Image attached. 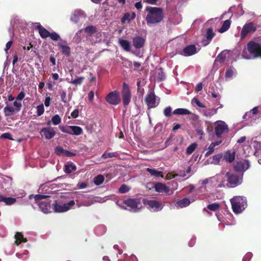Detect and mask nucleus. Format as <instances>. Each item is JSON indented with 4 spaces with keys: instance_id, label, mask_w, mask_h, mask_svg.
Listing matches in <instances>:
<instances>
[{
    "instance_id": "1",
    "label": "nucleus",
    "mask_w": 261,
    "mask_h": 261,
    "mask_svg": "<svg viewBox=\"0 0 261 261\" xmlns=\"http://www.w3.org/2000/svg\"><path fill=\"white\" fill-rule=\"evenodd\" d=\"M145 11L147 12L146 21L148 25L160 23L164 18V11L162 8L147 7Z\"/></svg>"
},
{
    "instance_id": "2",
    "label": "nucleus",
    "mask_w": 261,
    "mask_h": 261,
    "mask_svg": "<svg viewBox=\"0 0 261 261\" xmlns=\"http://www.w3.org/2000/svg\"><path fill=\"white\" fill-rule=\"evenodd\" d=\"M230 201L232 211L236 214L242 213L247 205L246 198L243 196H234Z\"/></svg>"
},
{
    "instance_id": "3",
    "label": "nucleus",
    "mask_w": 261,
    "mask_h": 261,
    "mask_svg": "<svg viewBox=\"0 0 261 261\" xmlns=\"http://www.w3.org/2000/svg\"><path fill=\"white\" fill-rule=\"evenodd\" d=\"M227 178V186L229 188H234L242 183L243 176L239 175L232 172H227L225 174Z\"/></svg>"
},
{
    "instance_id": "4",
    "label": "nucleus",
    "mask_w": 261,
    "mask_h": 261,
    "mask_svg": "<svg viewBox=\"0 0 261 261\" xmlns=\"http://www.w3.org/2000/svg\"><path fill=\"white\" fill-rule=\"evenodd\" d=\"M247 49L254 58H261V44L254 41L247 44Z\"/></svg>"
},
{
    "instance_id": "5",
    "label": "nucleus",
    "mask_w": 261,
    "mask_h": 261,
    "mask_svg": "<svg viewBox=\"0 0 261 261\" xmlns=\"http://www.w3.org/2000/svg\"><path fill=\"white\" fill-rule=\"evenodd\" d=\"M250 167V164L249 160L242 159L236 162L233 165V168L235 171L241 173V175L243 176L244 172L248 169Z\"/></svg>"
},
{
    "instance_id": "6",
    "label": "nucleus",
    "mask_w": 261,
    "mask_h": 261,
    "mask_svg": "<svg viewBox=\"0 0 261 261\" xmlns=\"http://www.w3.org/2000/svg\"><path fill=\"white\" fill-rule=\"evenodd\" d=\"M121 95L124 107L127 106L130 102L132 93L129 87L125 82L122 85Z\"/></svg>"
},
{
    "instance_id": "7",
    "label": "nucleus",
    "mask_w": 261,
    "mask_h": 261,
    "mask_svg": "<svg viewBox=\"0 0 261 261\" xmlns=\"http://www.w3.org/2000/svg\"><path fill=\"white\" fill-rule=\"evenodd\" d=\"M156 96L152 91H150L145 98V101L148 109L156 107L160 102V98L157 100Z\"/></svg>"
},
{
    "instance_id": "8",
    "label": "nucleus",
    "mask_w": 261,
    "mask_h": 261,
    "mask_svg": "<svg viewBox=\"0 0 261 261\" xmlns=\"http://www.w3.org/2000/svg\"><path fill=\"white\" fill-rule=\"evenodd\" d=\"M106 101L111 105L116 106L121 102L119 92L115 90L109 93L106 97Z\"/></svg>"
},
{
    "instance_id": "9",
    "label": "nucleus",
    "mask_w": 261,
    "mask_h": 261,
    "mask_svg": "<svg viewBox=\"0 0 261 261\" xmlns=\"http://www.w3.org/2000/svg\"><path fill=\"white\" fill-rule=\"evenodd\" d=\"M257 30V27L253 22H249L245 23L241 32V39H244L248 34H253Z\"/></svg>"
},
{
    "instance_id": "10",
    "label": "nucleus",
    "mask_w": 261,
    "mask_h": 261,
    "mask_svg": "<svg viewBox=\"0 0 261 261\" xmlns=\"http://www.w3.org/2000/svg\"><path fill=\"white\" fill-rule=\"evenodd\" d=\"M123 203L130 207L134 211L140 210L142 207L141 202V198H127L123 201Z\"/></svg>"
},
{
    "instance_id": "11",
    "label": "nucleus",
    "mask_w": 261,
    "mask_h": 261,
    "mask_svg": "<svg viewBox=\"0 0 261 261\" xmlns=\"http://www.w3.org/2000/svg\"><path fill=\"white\" fill-rule=\"evenodd\" d=\"M229 128L226 123L222 121H219L215 127V134L218 138H221L222 135L225 133H228Z\"/></svg>"
},
{
    "instance_id": "12",
    "label": "nucleus",
    "mask_w": 261,
    "mask_h": 261,
    "mask_svg": "<svg viewBox=\"0 0 261 261\" xmlns=\"http://www.w3.org/2000/svg\"><path fill=\"white\" fill-rule=\"evenodd\" d=\"M75 204L74 200H71L69 202L64 204H59L55 202L53 204L54 209L56 212H65L68 211L72 206Z\"/></svg>"
},
{
    "instance_id": "13",
    "label": "nucleus",
    "mask_w": 261,
    "mask_h": 261,
    "mask_svg": "<svg viewBox=\"0 0 261 261\" xmlns=\"http://www.w3.org/2000/svg\"><path fill=\"white\" fill-rule=\"evenodd\" d=\"M40 134L44 136L46 139H52L56 135V132L54 128L52 127H44L41 129Z\"/></svg>"
},
{
    "instance_id": "14",
    "label": "nucleus",
    "mask_w": 261,
    "mask_h": 261,
    "mask_svg": "<svg viewBox=\"0 0 261 261\" xmlns=\"http://www.w3.org/2000/svg\"><path fill=\"white\" fill-rule=\"evenodd\" d=\"M145 40L141 36H137L133 39L134 46L136 49H140L143 47Z\"/></svg>"
},
{
    "instance_id": "15",
    "label": "nucleus",
    "mask_w": 261,
    "mask_h": 261,
    "mask_svg": "<svg viewBox=\"0 0 261 261\" xmlns=\"http://www.w3.org/2000/svg\"><path fill=\"white\" fill-rule=\"evenodd\" d=\"M145 203L148 205L150 208L154 211H158L162 209L161 204L156 200H148Z\"/></svg>"
},
{
    "instance_id": "16",
    "label": "nucleus",
    "mask_w": 261,
    "mask_h": 261,
    "mask_svg": "<svg viewBox=\"0 0 261 261\" xmlns=\"http://www.w3.org/2000/svg\"><path fill=\"white\" fill-rule=\"evenodd\" d=\"M182 55L185 56H190L196 53V48L195 45H189L183 49Z\"/></svg>"
},
{
    "instance_id": "17",
    "label": "nucleus",
    "mask_w": 261,
    "mask_h": 261,
    "mask_svg": "<svg viewBox=\"0 0 261 261\" xmlns=\"http://www.w3.org/2000/svg\"><path fill=\"white\" fill-rule=\"evenodd\" d=\"M83 17H85L84 11L81 10H75L71 16L70 20L74 23H77Z\"/></svg>"
},
{
    "instance_id": "18",
    "label": "nucleus",
    "mask_w": 261,
    "mask_h": 261,
    "mask_svg": "<svg viewBox=\"0 0 261 261\" xmlns=\"http://www.w3.org/2000/svg\"><path fill=\"white\" fill-rule=\"evenodd\" d=\"M39 208L45 214H47L50 212V202L49 200H45L38 203Z\"/></svg>"
},
{
    "instance_id": "19",
    "label": "nucleus",
    "mask_w": 261,
    "mask_h": 261,
    "mask_svg": "<svg viewBox=\"0 0 261 261\" xmlns=\"http://www.w3.org/2000/svg\"><path fill=\"white\" fill-rule=\"evenodd\" d=\"M230 54V51L224 50L221 52L216 57L215 62H218L220 64H223L226 60L227 56Z\"/></svg>"
},
{
    "instance_id": "20",
    "label": "nucleus",
    "mask_w": 261,
    "mask_h": 261,
    "mask_svg": "<svg viewBox=\"0 0 261 261\" xmlns=\"http://www.w3.org/2000/svg\"><path fill=\"white\" fill-rule=\"evenodd\" d=\"M36 29L38 31L39 35L42 38H47L50 35V32L43 27L40 23H38Z\"/></svg>"
},
{
    "instance_id": "21",
    "label": "nucleus",
    "mask_w": 261,
    "mask_h": 261,
    "mask_svg": "<svg viewBox=\"0 0 261 261\" xmlns=\"http://www.w3.org/2000/svg\"><path fill=\"white\" fill-rule=\"evenodd\" d=\"M155 190L158 192H165L168 193L169 192V188L167 187L165 184L158 182L154 186Z\"/></svg>"
},
{
    "instance_id": "22",
    "label": "nucleus",
    "mask_w": 261,
    "mask_h": 261,
    "mask_svg": "<svg viewBox=\"0 0 261 261\" xmlns=\"http://www.w3.org/2000/svg\"><path fill=\"white\" fill-rule=\"evenodd\" d=\"M235 151L231 152L230 150H228L225 152L224 159L229 163H232L235 159Z\"/></svg>"
},
{
    "instance_id": "23",
    "label": "nucleus",
    "mask_w": 261,
    "mask_h": 261,
    "mask_svg": "<svg viewBox=\"0 0 261 261\" xmlns=\"http://www.w3.org/2000/svg\"><path fill=\"white\" fill-rule=\"evenodd\" d=\"M15 239V244L18 246L21 243H25L27 242V239L23 237V236L21 232H17L14 237Z\"/></svg>"
},
{
    "instance_id": "24",
    "label": "nucleus",
    "mask_w": 261,
    "mask_h": 261,
    "mask_svg": "<svg viewBox=\"0 0 261 261\" xmlns=\"http://www.w3.org/2000/svg\"><path fill=\"white\" fill-rule=\"evenodd\" d=\"M58 46L61 48V53L62 54L65 55L67 57L70 56L71 49L69 46L62 44L60 43L58 44Z\"/></svg>"
},
{
    "instance_id": "25",
    "label": "nucleus",
    "mask_w": 261,
    "mask_h": 261,
    "mask_svg": "<svg viewBox=\"0 0 261 261\" xmlns=\"http://www.w3.org/2000/svg\"><path fill=\"white\" fill-rule=\"evenodd\" d=\"M236 73V69L232 66H228L226 68L225 77L226 79H230Z\"/></svg>"
},
{
    "instance_id": "26",
    "label": "nucleus",
    "mask_w": 261,
    "mask_h": 261,
    "mask_svg": "<svg viewBox=\"0 0 261 261\" xmlns=\"http://www.w3.org/2000/svg\"><path fill=\"white\" fill-rule=\"evenodd\" d=\"M119 43L124 50L127 51H130V44L128 41L122 39H120L119 40Z\"/></svg>"
},
{
    "instance_id": "27",
    "label": "nucleus",
    "mask_w": 261,
    "mask_h": 261,
    "mask_svg": "<svg viewBox=\"0 0 261 261\" xmlns=\"http://www.w3.org/2000/svg\"><path fill=\"white\" fill-rule=\"evenodd\" d=\"M61 122V118L60 116L58 114L54 115L50 120L46 122L47 125H50L52 123L55 125H57Z\"/></svg>"
},
{
    "instance_id": "28",
    "label": "nucleus",
    "mask_w": 261,
    "mask_h": 261,
    "mask_svg": "<svg viewBox=\"0 0 261 261\" xmlns=\"http://www.w3.org/2000/svg\"><path fill=\"white\" fill-rule=\"evenodd\" d=\"M190 204V200L187 198H185L176 202V205L180 208H183L188 206Z\"/></svg>"
},
{
    "instance_id": "29",
    "label": "nucleus",
    "mask_w": 261,
    "mask_h": 261,
    "mask_svg": "<svg viewBox=\"0 0 261 261\" xmlns=\"http://www.w3.org/2000/svg\"><path fill=\"white\" fill-rule=\"evenodd\" d=\"M70 128L71 131V135L79 136L82 134L83 133V129L79 126L71 125Z\"/></svg>"
},
{
    "instance_id": "30",
    "label": "nucleus",
    "mask_w": 261,
    "mask_h": 261,
    "mask_svg": "<svg viewBox=\"0 0 261 261\" xmlns=\"http://www.w3.org/2000/svg\"><path fill=\"white\" fill-rule=\"evenodd\" d=\"M87 36H91L96 32V28L93 25H88L83 29Z\"/></svg>"
},
{
    "instance_id": "31",
    "label": "nucleus",
    "mask_w": 261,
    "mask_h": 261,
    "mask_svg": "<svg viewBox=\"0 0 261 261\" xmlns=\"http://www.w3.org/2000/svg\"><path fill=\"white\" fill-rule=\"evenodd\" d=\"M231 21L229 19L226 20L223 22V23L221 28L218 30L220 33H223L227 31L230 26Z\"/></svg>"
},
{
    "instance_id": "32",
    "label": "nucleus",
    "mask_w": 261,
    "mask_h": 261,
    "mask_svg": "<svg viewBox=\"0 0 261 261\" xmlns=\"http://www.w3.org/2000/svg\"><path fill=\"white\" fill-rule=\"evenodd\" d=\"M173 114L174 115H189L191 114V112L186 109L178 108L175 109Z\"/></svg>"
},
{
    "instance_id": "33",
    "label": "nucleus",
    "mask_w": 261,
    "mask_h": 261,
    "mask_svg": "<svg viewBox=\"0 0 261 261\" xmlns=\"http://www.w3.org/2000/svg\"><path fill=\"white\" fill-rule=\"evenodd\" d=\"M76 169V165L72 163L65 165L64 166V171L67 174L71 173L72 171H75Z\"/></svg>"
},
{
    "instance_id": "34",
    "label": "nucleus",
    "mask_w": 261,
    "mask_h": 261,
    "mask_svg": "<svg viewBox=\"0 0 261 261\" xmlns=\"http://www.w3.org/2000/svg\"><path fill=\"white\" fill-rule=\"evenodd\" d=\"M146 171L148 172L152 176H154L155 177H163V172L161 171H158L155 169H152L151 168H147Z\"/></svg>"
},
{
    "instance_id": "35",
    "label": "nucleus",
    "mask_w": 261,
    "mask_h": 261,
    "mask_svg": "<svg viewBox=\"0 0 261 261\" xmlns=\"http://www.w3.org/2000/svg\"><path fill=\"white\" fill-rule=\"evenodd\" d=\"M15 111V109L12 107L7 106L4 108L5 116H10L13 114Z\"/></svg>"
},
{
    "instance_id": "36",
    "label": "nucleus",
    "mask_w": 261,
    "mask_h": 261,
    "mask_svg": "<svg viewBox=\"0 0 261 261\" xmlns=\"http://www.w3.org/2000/svg\"><path fill=\"white\" fill-rule=\"evenodd\" d=\"M2 202H5L6 205H11L16 202V199L12 197H6L4 196Z\"/></svg>"
},
{
    "instance_id": "37",
    "label": "nucleus",
    "mask_w": 261,
    "mask_h": 261,
    "mask_svg": "<svg viewBox=\"0 0 261 261\" xmlns=\"http://www.w3.org/2000/svg\"><path fill=\"white\" fill-rule=\"evenodd\" d=\"M119 156L118 153L117 152H105L101 155V158L103 159H107V158H117Z\"/></svg>"
},
{
    "instance_id": "38",
    "label": "nucleus",
    "mask_w": 261,
    "mask_h": 261,
    "mask_svg": "<svg viewBox=\"0 0 261 261\" xmlns=\"http://www.w3.org/2000/svg\"><path fill=\"white\" fill-rule=\"evenodd\" d=\"M197 146V144L196 143H193L190 144L186 149V154L187 155L191 154L195 150Z\"/></svg>"
},
{
    "instance_id": "39",
    "label": "nucleus",
    "mask_w": 261,
    "mask_h": 261,
    "mask_svg": "<svg viewBox=\"0 0 261 261\" xmlns=\"http://www.w3.org/2000/svg\"><path fill=\"white\" fill-rule=\"evenodd\" d=\"M215 33L213 32L212 28H208L206 30V37L208 41V43L211 41L213 37L215 36Z\"/></svg>"
},
{
    "instance_id": "40",
    "label": "nucleus",
    "mask_w": 261,
    "mask_h": 261,
    "mask_svg": "<svg viewBox=\"0 0 261 261\" xmlns=\"http://www.w3.org/2000/svg\"><path fill=\"white\" fill-rule=\"evenodd\" d=\"M218 109V108L208 109L204 113V115L207 117H211L217 113Z\"/></svg>"
},
{
    "instance_id": "41",
    "label": "nucleus",
    "mask_w": 261,
    "mask_h": 261,
    "mask_svg": "<svg viewBox=\"0 0 261 261\" xmlns=\"http://www.w3.org/2000/svg\"><path fill=\"white\" fill-rule=\"evenodd\" d=\"M84 79L85 77L83 76L79 77L76 79L72 80L70 82V83L75 86L81 85L83 83Z\"/></svg>"
},
{
    "instance_id": "42",
    "label": "nucleus",
    "mask_w": 261,
    "mask_h": 261,
    "mask_svg": "<svg viewBox=\"0 0 261 261\" xmlns=\"http://www.w3.org/2000/svg\"><path fill=\"white\" fill-rule=\"evenodd\" d=\"M104 177L101 175H98L94 179V182L96 185H100L104 181Z\"/></svg>"
},
{
    "instance_id": "43",
    "label": "nucleus",
    "mask_w": 261,
    "mask_h": 261,
    "mask_svg": "<svg viewBox=\"0 0 261 261\" xmlns=\"http://www.w3.org/2000/svg\"><path fill=\"white\" fill-rule=\"evenodd\" d=\"M220 207V204L217 203H213L212 204H208L207 206V208L212 211H216L218 210Z\"/></svg>"
},
{
    "instance_id": "44",
    "label": "nucleus",
    "mask_w": 261,
    "mask_h": 261,
    "mask_svg": "<svg viewBox=\"0 0 261 261\" xmlns=\"http://www.w3.org/2000/svg\"><path fill=\"white\" fill-rule=\"evenodd\" d=\"M130 190V188L125 184H123L121 186L118 190V192L120 193H125L128 192Z\"/></svg>"
},
{
    "instance_id": "45",
    "label": "nucleus",
    "mask_w": 261,
    "mask_h": 261,
    "mask_svg": "<svg viewBox=\"0 0 261 261\" xmlns=\"http://www.w3.org/2000/svg\"><path fill=\"white\" fill-rule=\"evenodd\" d=\"M222 157V153H219L214 155L213 156V160L214 163H215V164H218Z\"/></svg>"
},
{
    "instance_id": "46",
    "label": "nucleus",
    "mask_w": 261,
    "mask_h": 261,
    "mask_svg": "<svg viewBox=\"0 0 261 261\" xmlns=\"http://www.w3.org/2000/svg\"><path fill=\"white\" fill-rule=\"evenodd\" d=\"M71 126H60L59 127L60 129L64 133H67L69 135L71 134Z\"/></svg>"
},
{
    "instance_id": "47",
    "label": "nucleus",
    "mask_w": 261,
    "mask_h": 261,
    "mask_svg": "<svg viewBox=\"0 0 261 261\" xmlns=\"http://www.w3.org/2000/svg\"><path fill=\"white\" fill-rule=\"evenodd\" d=\"M55 153L58 155H64L65 150L61 146H57L55 149Z\"/></svg>"
},
{
    "instance_id": "48",
    "label": "nucleus",
    "mask_w": 261,
    "mask_h": 261,
    "mask_svg": "<svg viewBox=\"0 0 261 261\" xmlns=\"http://www.w3.org/2000/svg\"><path fill=\"white\" fill-rule=\"evenodd\" d=\"M44 112V106L43 104H41L37 107V116H40L42 115Z\"/></svg>"
},
{
    "instance_id": "49",
    "label": "nucleus",
    "mask_w": 261,
    "mask_h": 261,
    "mask_svg": "<svg viewBox=\"0 0 261 261\" xmlns=\"http://www.w3.org/2000/svg\"><path fill=\"white\" fill-rule=\"evenodd\" d=\"M215 145L213 143L210 144L208 148V151L205 153V156H208L214 151Z\"/></svg>"
},
{
    "instance_id": "50",
    "label": "nucleus",
    "mask_w": 261,
    "mask_h": 261,
    "mask_svg": "<svg viewBox=\"0 0 261 261\" xmlns=\"http://www.w3.org/2000/svg\"><path fill=\"white\" fill-rule=\"evenodd\" d=\"M126 20H128V22L131 20L130 14L129 13H125L121 19L122 23H125Z\"/></svg>"
},
{
    "instance_id": "51",
    "label": "nucleus",
    "mask_w": 261,
    "mask_h": 261,
    "mask_svg": "<svg viewBox=\"0 0 261 261\" xmlns=\"http://www.w3.org/2000/svg\"><path fill=\"white\" fill-rule=\"evenodd\" d=\"M192 102L193 103H195L196 105H197L200 108H205V105H203V103H202L199 100V99L197 98H196V97H194V98H193V99L192 100Z\"/></svg>"
},
{
    "instance_id": "52",
    "label": "nucleus",
    "mask_w": 261,
    "mask_h": 261,
    "mask_svg": "<svg viewBox=\"0 0 261 261\" xmlns=\"http://www.w3.org/2000/svg\"><path fill=\"white\" fill-rule=\"evenodd\" d=\"M49 37L54 41H58L60 39V35L56 32L50 33Z\"/></svg>"
},
{
    "instance_id": "53",
    "label": "nucleus",
    "mask_w": 261,
    "mask_h": 261,
    "mask_svg": "<svg viewBox=\"0 0 261 261\" xmlns=\"http://www.w3.org/2000/svg\"><path fill=\"white\" fill-rule=\"evenodd\" d=\"M1 139H7L10 140H13L14 139L12 137V135L10 133H6L3 134L1 137Z\"/></svg>"
},
{
    "instance_id": "54",
    "label": "nucleus",
    "mask_w": 261,
    "mask_h": 261,
    "mask_svg": "<svg viewBox=\"0 0 261 261\" xmlns=\"http://www.w3.org/2000/svg\"><path fill=\"white\" fill-rule=\"evenodd\" d=\"M83 31V29H81L80 30L78 31L74 37V39H75L76 41L78 42H80L81 41V35Z\"/></svg>"
},
{
    "instance_id": "55",
    "label": "nucleus",
    "mask_w": 261,
    "mask_h": 261,
    "mask_svg": "<svg viewBox=\"0 0 261 261\" xmlns=\"http://www.w3.org/2000/svg\"><path fill=\"white\" fill-rule=\"evenodd\" d=\"M171 108L170 107H166L164 111V115L166 117H170L171 115Z\"/></svg>"
},
{
    "instance_id": "56",
    "label": "nucleus",
    "mask_w": 261,
    "mask_h": 261,
    "mask_svg": "<svg viewBox=\"0 0 261 261\" xmlns=\"http://www.w3.org/2000/svg\"><path fill=\"white\" fill-rule=\"evenodd\" d=\"M13 106L16 108L15 111L16 112H18L20 110L21 107V103L20 102H18L17 101H15L13 102Z\"/></svg>"
},
{
    "instance_id": "57",
    "label": "nucleus",
    "mask_w": 261,
    "mask_h": 261,
    "mask_svg": "<svg viewBox=\"0 0 261 261\" xmlns=\"http://www.w3.org/2000/svg\"><path fill=\"white\" fill-rule=\"evenodd\" d=\"M25 96V93L23 91H21L18 95L17 96L16 99V100H22Z\"/></svg>"
},
{
    "instance_id": "58",
    "label": "nucleus",
    "mask_w": 261,
    "mask_h": 261,
    "mask_svg": "<svg viewBox=\"0 0 261 261\" xmlns=\"http://www.w3.org/2000/svg\"><path fill=\"white\" fill-rule=\"evenodd\" d=\"M61 99L63 102L66 103L67 101L66 99V91H63L61 94Z\"/></svg>"
},
{
    "instance_id": "59",
    "label": "nucleus",
    "mask_w": 261,
    "mask_h": 261,
    "mask_svg": "<svg viewBox=\"0 0 261 261\" xmlns=\"http://www.w3.org/2000/svg\"><path fill=\"white\" fill-rule=\"evenodd\" d=\"M46 197V196L44 195H40V194H37V195H35V196H34V198H35V200L37 201H39L40 200L44 199Z\"/></svg>"
},
{
    "instance_id": "60",
    "label": "nucleus",
    "mask_w": 261,
    "mask_h": 261,
    "mask_svg": "<svg viewBox=\"0 0 261 261\" xmlns=\"http://www.w3.org/2000/svg\"><path fill=\"white\" fill-rule=\"evenodd\" d=\"M76 155V153L68 150H65L64 155L68 157L74 156Z\"/></svg>"
},
{
    "instance_id": "61",
    "label": "nucleus",
    "mask_w": 261,
    "mask_h": 261,
    "mask_svg": "<svg viewBox=\"0 0 261 261\" xmlns=\"http://www.w3.org/2000/svg\"><path fill=\"white\" fill-rule=\"evenodd\" d=\"M79 110L77 109H75L71 113V116L73 118H76L79 116Z\"/></svg>"
},
{
    "instance_id": "62",
    "label": "nucleus",
    "mask_w": 261,
    "mask_h": 261,
    "mask_svg": "<svg viewBox=\"0 0 261 261\" xmlns=\"http://www.w3.org/2000/svg\"><path fill=\"white\" fill-rule=\"evenodd\" d=\"M12 43V41H9L6 43V48L5 49L6 52H7L8 50L10 48Z\"/></svg>"
},
{
    "instance_id": "63",
    "label": "nucleus",
    "mask_w": 261,
    "mask_h": 261,
    "mask_svg": "<svg viewBox=\"0 0 261 261\" xmlns=\"http://www.w3.org/2000/svg\"><path fill=\"white\" fill-rule=\"evenodd\" d=\"M50 97L48 96L46 97L44 100V105L46 107H48L50 106Z\"/></svg>"
},
{
    "instance_id": "64",
    "label": "nucleus",
    "mask_w": 261,
    "mask_h": 261,
    "mask_svg": "<svg viewBox=\"0 0 261 261\" xmlns=\"http://www.w3.org/2000/svg\"><path fill=\"white\" fill-rule=\"evenodd\" d=\"M202 90V84L201 83H198L195 88V91L196 92L200 91Z\"/></svg>"
}]
</instances>
